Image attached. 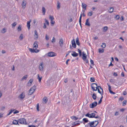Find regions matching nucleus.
Listing matches in <instances>:
<instances>
[{"label":"nucleus","mask_w":127,"mask_h":127,"mask_svg":"<svg viewBox=\"0 0 127 127\" xmlns=\"http://www.w3.org/2000/svg\"><path fill=\"white\" fill-rule=\"evenodd\" d=\"M36 88V86L35 85L33 86L29 90V95H31L32 94L35 90Z\"/></svg>","instance_id":"obj_1"},{"label":"nucleus","mask_w":127,"mask_h":127,"mask_svg":"<svg viewBox=\"0 0 127 127\" xmlns=\"http://www.w3.org/2000/svg\"><path fill=\"white\" fill-rule=\"evenodd\" d=\"M91 88L93 91H96L98 87L97 84L95 83H92L91 85Z\"/></svg>","instance_id":"obj_2"},{"label":"nucleus","mask_w":127,"mask_h":127,"mask_svg":"<svg viewBox=\"0 0 127 127\" xmlns=\"http://www.w3.org/2000/svg\"><path fill=\"white\" fill-rule=\"evenodd\" d=\"M18 122L22 124H26V119L24 118H22L19 119Z\"/></svg>","instance_id":"obj_3"},{"label":"nucleus","mask_w":127,"mask_h":127,"mask_svg":"<svg viewBox=\"0 0 127 127\" xmlns=\"http://www.w3.org/2000/svg\"><path fill=\"white\" fill-rule=\"evenodd\" d=\"M95 114L94 113H92L91 114H89V113L85 115L86 116H87L90 118H93L95 117Z\"/></svg>","instance_id":"obj_4"},{"label":"nucleus","mask_w":127,"mask_h":127,"mask_svg":"<svg viewBox=\"0 0 127 127\" xmlns=\"http://www.w3.org/2000/svg\"><path fill=\"white\" fill-rule=\"evenodd\" d=\"M97 90L98 93L102 95L103 94V89L100 86H98Z\"/></svg>","instance_id":"obj_5"},{"label":"nucleus","mask_w":127,"mask_h":127,"mask_svg":"<svg viewBox=\"0 0 127 127\" xmlns=\"http://www.w3.org/2000/svg\"><path fill=\"white\" fill-rule=\"evenodd\" d=\"M47 55L49 57H50L55 56L57 55V54L56 53L52 52H48L47 53Z\"/></svg>","instance_id":"obj_6"},{"label":"nucleus","mask_w":127,"mask_h":127,"mask_svg":"<svg viewBox=\"0 0 127 127\" xmlns=\"http://www.w3.org/2000/svg\"><path fill=\"white\" fill-rule=\"evenodd\" d=\"M43 63L41 62L40 64L38 67L39 70L41 71H42L43 69Z\"/></svg>","instance_id":"obj_7"},{"label":"nucleus","mask_w":127,"mask_h":127,"mask_svg":"<svg viewBox=\"0 0 127 127\" xmlns=\"http://www.w3.org/2000/svg\"><path fill=\"white\" fill-rule=\"evenodd\" d=\"M81 122L79 121H77L74 122L72 125L74 126H78L80 124V123Z\"/></svg>","instance_id":"obj_8"},{"label":"nucleus","mask_w":127,"mask_h":127,"mask_svg":"<svg viewBox=\"0 0 127 127\" xmlns=\"http://www.w3.org/2000/svg\"><path fill=\"white\" fill-rule=\"evenodd\" d=\"M97 102H94L90 104V107L91 108H93L95 107L97 104Z\"/></svg>","instance_id":"obj_9"},{"label":"nucleus","mask_w":127,"mask_h":127,"mask_svg":"<svg viewBox=\"0 0 127 127\" xmlns=\"http://www.w3.org/2000/svg\"><path fill=\"white\" fill-rule=\"evenodd\" d=\"M29 50L32 53H37L39 52V50L37 49H34L33 48H29Z\"/></svg>","instance_id":"obj_10"},{"label":"nucleus","mask_w":127,"mask_h":127,"mask_svg":"<svg viewBox=\"0 0 127 127\" xmlns=\"http://www.w3.org/2000/svg\"><path fill=\"white\" fill-rule=\"evenodd\" d=\"M25 2L26 1L25 0H23L22 2V8L23 9H25L26 6V3Z\"/></svg>","instance_id":"obj_11"},{"label":"nucleus","mask_w":127,"mask_h":127,"mask_svg":"<svg viewBox=\"0 0 127 127\" xmlns=\"http://www.w3.org/2000/svg\"><path fill=\"white\" fill-rule=\"evenodd\" d=\"M34 39H36L38 38V33H37V31L36 30H35L34 31Z\"/></svg>","instance_id":"obj_12"},{"label":"nucleus","mask_w":127,"mask_h":127,"mask_svg":"<svg viewBox=\"0 0 127 127\" xmlns=\"http://www.w3.org/2000/svg\"><path fill=\"white\" fill-rule=\"evenodd\" d=\"M71 42L72 47H73L74 48H75L76 47V45L74 39H73L72 40Z\"/></svg>","instance_id":"obj_13"},{"label":"nucleus","mask_w":127,"mask_h":127,"mask_svg":"<svg viewBox=\"0 0 127 127\" xmlns=\"http://www.w3.org/2000/svg\"><path fill=\"white\" fill-rule=\"evenodd\" d=\"M90 126V127H95L94 122H90L89 123Z\"/></svg>","instance_id":"obj_14"},{"label":"nucleus","mask_w":127,"mask_h":127,"mask_svg":"<svg viewBox=\"0 0 127 127\" xmlns=\"http://www.w3.org/2000/svg\"><path fill=\"white\" fill-rule=\"evenodd\" d=\"M25 95L23 93H22L18 97L20 98L21 99H23L25 97Z\"/></svg>","instance_id":"obj_15"},{"label":"nucleus","mask_w":127,"mask_h":127,"mask_svg":"<svg viewBox=\"0 0 127 127\" xmlns=\"http://www.w3.org/2000/svg\"><path fill=\"white\" fill-rule=\"evenodd\" d=\"M82 53V59L83 60H86V59L87 58V55H86V54L84 53V52H83Z\"/></svg>","instance_id":"obj_16"},{"label":"nucleus","mask_w":127,"mask_h":127,"mask_svg":"<svg viewBox=\"0 0 127 127\" xmlns=\"http://www.w3.org/2000/svg\"><path fill=\"white\" fill-rule=\"evenodd\" d=\"M73 53L71 54V55L74 57H76L78 55V54L76 53L74 51H73L72 52Z\"/></svg>","instance_id":"obj_17"},{"label":"nucleus","mask_w":127,"mask_h":127,"mask_svg":"<svg viewBox=\"0 0 127 127\" xmlns=\"http://www.w3.org/2000/svg\"><path fill=\"white\" fill-rule=\"evenodd\" d=\"M31 22V20H30V21H28L27 22V26L28 30H29L30 28Z\"/></svg>","instance_id":"obj_18"},{"label":"nucleus","mask_w":127,"mask_h":127,"mask_svg":"<svg viewBox=\"0 0 127 127\" xmlns=\"http://www.w3.org/2000/svg\"><path fill=\"white\" fill-rule=\"evenodd\" d=\"M37 42L36 41H35L34 42L33 44V48H35L36 49L38 47V45L37 44Z\"/></svg>","instance_id":"obj_19"},{"label":"nucleus","mask_w":127,"mask_h":127,"mask_svg":"<svg viewBox=\"0 0 127 127\" xmlns=\"http://www.w3.org/2000/svg\"><path fill=\"white\" fill-rule=\"evenodd\" d=\"M59 43L60 44V46L62 47L63 46V40L62 38H61L59 41Z\"/></svg>","instance_id":"obj_20"},{"label":"nucleus","mask_w":127,"mask_h":127,"mask_svg":"<svg viewBox=\"0 0 127 127\" xmlns=\"http://www.w3.org/2000/svg\"><path fill=\"white\" fill-rule=\"evenodd\" d=\"M33 80L32 79H31L29 80L28 83V86H30L32 84L33 82Z\"/></svg>","instance_id":"obj_21"},{"label":"nucleus","mask_w":127,"mask_h":127,"mask_svg":"<svg viewBox=\"0 0 127 127\" xmlns=\"http://www.w3.org/2000/svg\"><path fill=\"white\" fill-rule=\"evenodd\" d=\"M18 121L16 120H14L13 121V124L14 125H19V124H18Z\"/></svg>","instance_id":"obj_22"},{"label":"nucleus","mask_w":127,"mask_h":127,"mask_svg":"<svg viewBox=\"0 0 127 127\" xmlns=\"http://www.w3.org/2000/svg\"><path fill=\"white\" fill-rule=\"evenodd\" d=\"M82 5L83 8L86 10V8L87 5L83 3H82Z\"/></svg>","instance_id":"obj_23"},{"label":"nucleus","mask_w":127,"mask_h":127,"mask_svg":"<svg viewBox=\"0 0 127 127\" xmlns=\"http://www.w3.org/2000/svg\"><path fill=\"white\" fill-rule=\"evenodd\" d=\"M89 19H87L86 20V22L85 23V25L88 26H89L90 25V23L88 22Z\"/></svg>","instance_id":"obj_24"},{"label":"nucleus","mask_w":127,"mask_h":127,"mask_svg":"<svg viewBox=\"0 0 127 127\" xmlns=\"http://www.w3.org/2000/svg\"><path fill=\"white\" fill-rule=\"evenodd\" d=\"M27 78V75H25L21 79V81H23L24 80H26V79Z\"/></svg>","instance_id":"obj_25"},{"label":"nucleus","mask_w":127,"mask_h":127,"mask_svg":"<svg viewBox=\"0 0 127 127\" xmlns=\"http://www.w3.org/2000/svg\"><path fill=\"white\" fill-rule=\"evenodd\" d=\"M92 97L94 100H95L96 99V95L95 94H93L92 95Z\"/></svg>","instance_id":"obj_26"},{"label":"nucleus","mask_w":127,"mask_h":127,"mask_svg":"<svg viewBox=\"0 0 127 127\" xmlns=\"http://www.w3.org/2000/svg\"><path fill=\"white\" fill-rule=\"evenodd\" d=\"M42 11L43 15H45L46 11V9L44 7H42Z\"/></svg>","instance_id":"obj_27"},{"label":"nucleus","mask_w":127,"mask_h":127,"mask_svg":"<svg viewBox=\"0 0 127 127\" xmlns=\"http://www.w3.org/2000/svg\"><path fill=\"white\" fill-rule=\"evenodd\" d=\"M70 117L72 119L74 120H76L78 119V118L75 116L71 117Z\"/></svg>","instance_id":"obj_28"},{"label":"nucleus","mask_w":127,"mask_h":127,"mask_svg":"<svg viewBox=\"0 0 127 127\" xmlns=\"http://www.w3.org/2000/svg\"><path fill=\"white\" fill-rule=\"evenodd\" d=\"M43 101L45 103H47V98L46 97H44L43 98Z\"/></svg>","instance_id":"obj_29"},{"label":"nucleus","mask_w":127,"mask_h":127,"mask_svg":"<svg viewBox=\"0 0 127 127\" xmlns=\"http://www.w3.org/2000/svg\"><path fill=\"white\" fill-rule=\"evenodd\" d=\"M82 17V14H81L80 16V18H79V24H80V26L81 27V21Z\"/></svg>","instance_id":"obj_30"},{"label":"nucleus","mask_w":127,"mask_h":127,"mask_svg":"<svg viewBox=\"0 0 127 127\" xmlns=\"http://www.w3.org/2000/svg\"><path fill=\"white\" fill-rule=\"evenodd\" d=\"M98 52L99 53H103L104 52V49H101L99 48L98 49Z\"/></svg>","instance_id":"obj_31"},{"label":"nucleus","mask_w":127,"mask_h":127,"mask_svg":"<svg viewBox=\"0 0 127 127\" xmlns=\"http://www.w3.org/2000/svg\"><path fill=\"white\" fill-rule=\"evenodd\" d=\"M76 44L78 45H80V43L79 42V39L78 38H76Z\"/></svg>","instance_id":"obj_32"},{"label":"nucleus","mask_w":127,"mask_h":127,"mask_svg":"<svg viewBox=\"0 0 127 127\" xmlns=\"http://www.w3.org/2000/svg\"><path fill=\"white\" fill-rule=\"evenodd\" d=\"M108 29V27L107 26H105L103 28V31L105 32Z\"/></svg>","instance_id":"obj_33"},{"label":"nucleus","mask_w":127,"mask_h":127,"mask_svg":"<svg viewBox=\"0 0 127 127\" xmlns=\"http://www.w3.org/2000/svg\"><path fill=\"white\" fill-rule=\"evenodd\" d=\"M14 109H11L9 113H8L7 115V116H8L9 115L11 114L13 111H14Z\"/></svg>","instance_id":"obj_34"},{"label":"nucleus","mask_w":127,"mask_h":127,"mask_svg":"<svg viewBox=\"0 0 127 127\" xmlns=\"http://www.w3.org/2000/svg\"><path fill=\"white\" fill-rule=\"evenodd\" d=\"M42 77H40L39 76V74L38 75L37 79H38L39 82H40L41 81V80L42 79Z\"/></svg>","instance_id":"obj_35"},{"label":"nucleus","mask_w":127,"mask_h":127,"mask_svg":"<svg viewBox=\"0 0 127 127\" xmlns=\"http://www.w3.org/2000/svg\"><path fill=\"white\" fill-rule=\"evenodd\" d=\"M23 38V35L22 34H21L19 37V38L21 40H22Z\"/></svg>","instance_id":"obj_36"},{"label":"nucleus","mask_w":127,"mask_h":127,"mask_svg":"<svg viewBox=\"0 0 127 127\" xmlns=\"http://www.w3.org/2000/svg\"><path fill=\"white\" fill-rule=\"evenodd\" d=\"M60 3L58 2V5L57 6V8L58 9H59L60 7Z\"/></svg>","instance_id":"obj_37"},{"label":"nucleus","mask_w":127,"mask_h":127,"mask_svg":"<svg viewBox=\"0 0 127 127\" xmlns=\"http://www.w3.org/2000/svg\"><path fill=\"white\" fill-rule=\"evenodd\" d=\"M106 46V44L104 43H102V45H101V47L104 48Z\"/></svg>","instance_id":"obj_38"},{"label":"nucleus","mask_w":127,"mask_h":127,"mask_svg":"<svg viewBox=\"0 0 127 127\" xmlns=\"http://www.w3.org/2000/svg\"><path fill=\"white\" fill-rule=\"evenodd\" d=\"M78 50L79 54V56L80 57L82 55L81 52V50L79 49H78Z\"/></svg>","instance_id":"obj_39"},{"label":"nucleus","mask_w":127,"mask_h":127,"mask_svg":"<svg viewBox=\"0 0 127 127\" xmlns=\"http://www.w3.org/2000/svg\"><path fill=\"white\" fill-rule=\"evenodd\" d=\"M83 120L84 122L86 123H87L89 121L86 118H83Z\"/></svg>","instance_id":"obj_40"},{"label":"nucleus","mask_w":127,"mask_h":127,"mask_svg":"<svg viewBox=\"0 0 127 127\" xmlns=\"http://www.w3.org/2000/svg\"><path fill=\"white\" fill-rule=\"evenodd\" d=\"M114 8L113 7L110 8L109 10V11L110 13H112L113 11Z\"/></svg>","instance_id":"obj_41"},{"label":"nucleus","mask_w":127,"mask_h":127,"mask_svg":"<svg viewBox=\"0 0 127 127\" xmlns=\"http://www.w3.org/2000/svg\"><path fill=\"white\" fill-rule=\"evenodd\" d=\"M6 31V30L5 29V28H3L1 32L3 33H5Z\"/></svg>","instance_id":"obj_42"},{"label":"nucleus","mask_w":127,"mask_h":127,"mask_svg":"<svg viewBox=\"0 0 127 127\" xmlns=\"http://www.w3.org/2000/svg\"><path fill=\"white\" fill-rule=\"evenodd\" d=\"M49 36H48L47 34H46L45 36V39L46 40H48L49 39Z\"/></svg>","instance_id":"obj_43"},{"label":"nucleus","mask_w":127,"mask_h":127,"mask_svg":"<svg viewBox=\"0 0 127 127\" xmlns=\"http://www.w3.org/2000/svg\"><path fill=\"white\" fill-rule=\"evenodd\" d=\"M94 122L95 126V127L98 124V122L97 121H95Z\"/></svg>","instance_id":"obj_44"},{"label":"nucleus","mask_w":127,"mask_h":127,"mask_svg":"<svg viewBox=\"0 0 127 127\" xmlns=\"http://www.w3.org/2000/svg\"><path fill=\"white\" fill-rule=\"evenodd\" d=\"M21 26L19 25L17 29V30L18 31H21Z\"/></svg>","instance_id":"obj_45"},{"label":"nucleus","mask_w":127,"mask_h":127,"mask_svg":"<svg viewBox=\"0 0 127 127\" xmlns=\"http://www.w3.org/2000/svg\"><path fill=\"white\" fill-rule=\"evenodd\" d=\"M90 81L92 82H94L95 81V78L93 77H91L90 78Z\"/></svg>","instance_id":"obj_46"},{"label":"nucleus","mask_w":127,"mask_h":127,"mask_svg":"<svg viewBox=\"0 0 127 127\" xmlns=\"http://www.w3.org/2000/svg\"><path fill=\"white\" fill-rule=\"evenodd\" d=\"M92 14H93L92 13V11H90L88 13V15L90 16H91L92 15Z\"/></svg>","instance_id":"obj_47"},{"label":"nucleus","mask_w":127,"mask_h":127,"mask_svg":"<svg viewBox=\"0 0 127 127\" xmlns=\"http://www.w3.org/2000/svg\"><path fill=\"white\" fill-rule=\"evenodd\" d=\"M39 104L38 103L37 104V105H36V109L38 111H39Z\"/></svg>","instance_id":"obj_48"},{"label":"nucleus","mask_w":127,"mask_h":127,"mask_svg":"<svg viewBox=\"0 0 127 127\" xmlns=\"http://www.w3.org/2000/svg\"><path fill=\"white\" fill-rule=\"evenodd\" d=\"M49 19L51 20H53L54 19V18L51 15H50L49 16Z\"/></svg>","instance_id":"obj_49"},{"label":"nucleus","mask_w":127,"mask_h":127,"mask_svg":"<svg viewBox=\"0 0 127 127\" xmlns=\"http://www.w3.org/2000/svg\"><path fill=\"white\" fill-rule=\"evenodd\" d=\"M120 18V17L119 15H117L115 17V18L116 20H118Z\"/></svg>","instance_id":"obj_50"},{"label":"nucleus","mask_w":127,"mask_h":127,"mask_svg":"<svg viewBox=\"0 0 127 127\" xmlns=\"http://www.w3.org/2000/svg\"><path fill=\"white\" fill-rule=\"evenodd\" d=\"M90 62H91V64H92V65H94V62L91 59Z\"/></svg>","instance_id":"obj_51"},{"label":"nucleus","mask_w":127,"mask_h":127,"mask_svg":"<svg viewBox=\"0 0 127 127\" xmlns=\"http://www.w3.org/2000/svg\"><path fill=\"white\" fill-rule=\"evenodd\" d=\"M109 92L111 94H115V93L113 92L112 91H111V90H109Z\"/></svg>","instance_id":"obj_52"},{"label":"nucleus","mask_w":127,"mask_h":127,"mask_svg":"<svg viewBox=\"0 0 127 127\" xmlns=\"http://www.w3.org/2000/svg\"><path fill=\"white\" fill-rule=\"evenodd\" d=\"M126 100H124L123 101V105L124 106L126 104Z\"/></svg>","instance_id":"obj_53"},{"label":"nucleus","mask_w":127,"mask_h":127,"mask_svg":"<svg viewBox=\"0 0 127 127\" xmlns=\"http://www.w3.org/2000/svg\"><path fill=\"white\" fill-rule=\"evenodd\" d=\"M107 85H108V88H109L108 90H111V86L109 85L108 83H107Z\"/></svg>","instance_id":"obj_54"},{"label":"nucleus","mask_w":127,"mask_h":127,"mask_svg":"<svg viewBox=\"0 0 127 127\" xmlns=\"http://www.w3.org/2000/svg\"><path fill=\"white\" fill-rule=\"evenodd\" d=\"M16 22H14L12 24V26L13 27H15L16 25Z\"/></svg>","instance_id":"obj_55"},{"label":"nucleus","mask_w":127,"mask_h":127,"mask_svg":"<svg viewBox=\"0 0 127 127\" xmlns=\"http://www.w3.org/2000/svg\"><path fill=\"white\" fill-rule=\"evenodd\" d=\"M113 75L115 76H117L118 75L117 73L116 72H114L113 74Z\"/></svg>","instance_id":"obj_56"},{"label":"nucleus","mask_w":127,"mask_h":127,"mask_svg":"<svg viewBox=\"0 0 127 127\" xmlns=\"http://www.w3.org/2000/svg\"><path fill=\"white\" fill-rule=\"evenodd\" d=\"M51 24H53L55 23V21H53V20H51Z\"/></svg>","instance_id":"obj_57"},{"label":"nucleus","mask_w":127,"mask_h":127,"mask_svg":"<svg viewBox=\"0 0 127 127\" xmlns=\"http://www.w3.org/2000/svg\"><path fill=\"white\" fill-rule=\"evenodd\" d=\"M19 112V111H18L16 110L13 113L14 114H15L18 113Z\"/></svg>","instance_id":"obj_58"},{"label":"nucleus","mask_w":127,"mask_h":127,"mask_svg":"<svg viewBox=\"0 0 127 127\" xmlns=\"http://www.w3.org/2000/svg\"><path fill=\"white\" fill-rule=\"evenodd\" d=\"M125 110V109L124 108H123L120 110V111L121 112H123Z\"/></svg>","instance_id":"obj_59"},{"label":"nucleus","mask_w":127,"mask_h":127,"mask_svg":"<svg viewBox=\"0 0 127 127\" xmlns=\"http://www.w3.org/2000/svg\"><path fill=\"white\" fill-rule=\"evenodd\" d=\"M124 99V98L123 97H121L119 98V99L121 100V101H122Z\"/></svg>","instance_id":"obj_60"},{"label":"nucleus","mask_w":127,"mask_h":127,"mask_svg":"<svg viewBox=\"0 0 127 127\" xmlns=\"http://www.w3.org/2000/svg\"><path fill=\"white\" fill-rule=\"evenodd\" d=\"M45 22L47 24V25H49V22L47 20L45 19Z\"/></svg>","instance_id":"obj_61"},{"label":"nucleus","mask_w":127,"mask_h":127,"mask_svg":"<svg viewBox=\"0 0 127 127\" xmlns=\"http://www.w3.org/2000/svg\"><path fill=\"white\" fill-rule=\"evenodd\" d=\"M119 114V113H118V112H115V116H117V115H118V114Z\"/></svg>","instance_id":"obj_62"},{"label":"nucleus","mask_w":127,"mask_h":127,"mask_svg":"<svg viewBox=\"0 0 127 127\" xmlns=\"http://www.w3.org/2000/svg\"><path fill=\"white\" fill-rule=\"evenodd\" d=\"M110 82L111 83H113L114 82V80L113 79H111L110 80Z\"/></svg>","instance_id":"obj_63"},{"label":"nucleus","mask_w":127,"mask_h":127,"mask_svg":"<svg viewBox=\"0 0 127 127\" xmlns=\"http://www.w3.org/2000/svg\"><path fill=\"white\" fill-rule=\"evenodd\" d=\"M29 127H35V126L33 125H29L28 126Z\"/></svg>","instance_id":"obj_64"}]
</instances>
